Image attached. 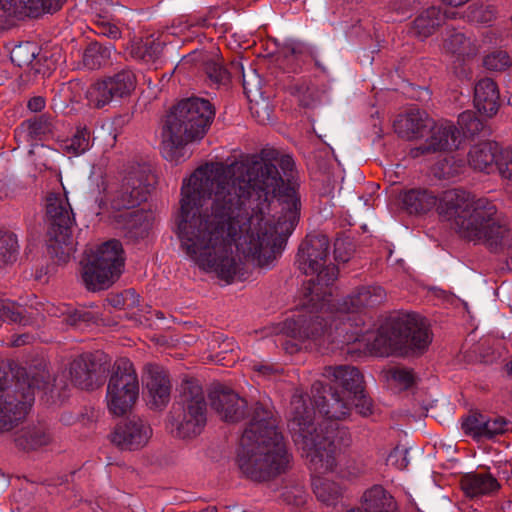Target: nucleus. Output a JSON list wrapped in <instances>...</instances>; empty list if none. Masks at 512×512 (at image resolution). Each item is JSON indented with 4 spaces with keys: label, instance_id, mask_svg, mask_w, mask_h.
<instances>
[{
    "label": "nucleus",
    "instance_id": "f257e3e1",
    "mask_svg": "<svg viewBox=\"0 0 512 512\" xmlns=\"http://www.w3.org/2000/svg\"><path fill=\"white\" fill-rule=\"evenodd\" d=\"M299 198L272 163H206L183 180L177 234L202 270L243 280L233 246L260 267L282 253L298 218Z\"/></svg>",
    "mask_w": 512,
    "mask_h": 512
},
{
    "label": "nucleus",
    "instance_id": "f03ea898",
    "mask_svg": "<svg viewBox=\"0 0 512 512\" xmlns=\"http://www.w3.org/2000/svg\"><path fill=\"white\" fill-rule=\"evenodd\" d=\"M322 375L342 387L341 392L330 393V398L326 400L322 382L316 381L312 385L314 405L324 419L317 426L314 425L313 409L307 405L303 394L295 393L289 408V427L295 444L308 460L310 470L318 474L333 472L341 450L350 445V434L338 421L350 413L346 397L363 388V377L352 366H327Z\"/></svg>",
    "mask_w": 512,
    "mask_h": 512
},
{
    "label": "nucleus",
    "instance_id": "7ed1b4c3",
    "mask_svg": "<svg viewBox=\"0 0 512 512\" xmlns=\"http://www.w3.org/2000/svg\"><path fill=\"white\" fill-rule=\"evenodd\" d=\"M410 214H424L437 207L438 214L468 240H484L491 249L501 247L509 234L497 206L487 198H475L461 189H451L438 198L432 191L414 188L401 194Z\"/></svg>",
    "mask_w": 512,
    "mask_h": 512
},
{
    "label": "nucleus",
    "instance_id": "20e7f679",
    "mask_svg": "<svg viewBox=\"0 0 512 512\" xmlns=\"http://www.w3.org/2000/svg\"><path fill=\"white\" fill-rule=\"evenodd\" d=\"M325 297L318 304L314 313L298 314L283 323L282 331L287 336L302 343L309 341L319 349H328L330 344L337 347L359 340L362 329L358 327L354 312L366 307H373L386 299V292L380 286H366L343 300L334 310V299Z\"/></svg>",
    "mask_w": 512,
    "mask_h": 512
},
{
    "label": "nucleus",
    "instance_id": "39448f33",
    "mask_svg": "<svg viewBox=\"0 0 512 512\" xmlns=\"http://www.w3.org/2000/svg\"><path fill=\"white\" fill-rule=\"evenodd\" d=\"M290 458L273 412L256 403L240 439L237 456L240 471L251 480L266 481L284 472Z\"/></svg>",
    "mask_w": 512,
    "mask_h": 512
},
{
    "label": "nucleus",
    "instance_id": "423d86ee",
    "mask_svg": "<svg viewBox=\"0 0 512 512\" xmlns=\"http://www.w3.org/2000/svg\"><path fill=\"white\" fill-rule=\"evenodd\" d=\"M214 117V107L203 98L190 97L174 105L162 130L165 158L175 161L184 159L187 155L186 145L203 138Z\"/></svg>",
    "mask_w": 512,
    "mask_h": 512
},
{
    "label": "nucleus",
    "instance_id": "0eeeda50",
    "mask_svg": "<svg viewBox=\"0 0 512 512\" xmlns=\"http://www.w3.org/2000/svg\"><path fill=\"white\" fill-rule=\"evenodd\" d=\"M330 243L326 235H308L298 248L296 264L305 275H316L304 287V302L299 314L318 311V304L332 295V284L337 279L338 269L329 262Z\"/></svg>",
    "mask_w": 512,
    "mask_h": 512
},
{
    "label": "nucleus",
    "instance_id": "6e6552de",
    "mask_svg": "<svg viewBox=\"0 0 512 512\" xmlns=\"http://www.w3.org/2000/svg\"><path fill=\"white\" fill-rule=\"evenodd\" d=\"M431 342L432 335L424 318L416 313H401L381 325L374 346L382 354L396 351L422 353Z\"/></svg>",
    "mask_w": 512,
    "mask_h": 512
},
{
    "label": "nucleus",
    "instance_id": "1a4fd4ad",
    "mask_svg": "<svg viewBox=\"0 0 512 512\" xmlns=\"http://www.w3.org/2000/svg\"><path fill=\"white\" fill-rule=\"evenodd\" d=\"M206 421L207 403L202 386L195 379H184L169 412L167 429L175 437L189 439L202 432Z\"/></svg>",
    "mask_w": 512,
    "mask_h": 512
},
{
    "label": "nucleus",
    "instance_id": "9d476101",
    "mask_svg": "<svg viewBox=\"0 0 512 512\" xmlns=\"http://www.w3.org/2000/svg\"><path fill=\"white\" fill-rule=\"evenodd\" d=\"M123 248L118 240H109L85 251L82 280L90 291L105 290L120 277L124 268Z\"/></svg>",
    "mask_w": 512,
    "mask_h": 512
},
{
    "label": "nucleus",
    "instance_id": "9b49d317",
    "mask_svg": "<svg viewBox=\"0 0 512 512\" xmlns=\"http://www.w3.org/2000/svg\"><path fill=\"white\" fill-rule=\"evenodd\" d=\"M48 253L59 262H66L75 251L72 238L74 216L66 196L51 193L47 197Z\"/></svg>",
    "mask_w": 512,
    "mask_h": 512
},
{
    "label": "nucleus",
    "instance_id": "f8f14e48",
    "mask_svg": "<svg viewBox=\"0 0 512 512\" xmlns=\"http://www.w3.org/2000/svg\"><path fill=\"white\" fill-rule=\"evenodd\" d=\"M139 380L131 361L118 359L109 378L106 402L109 412L122 416L129 412L139 397Z\"/></svg>",
    "mask_w": 512,
    "mask_h": 512
},
{
    "label": "nucleus",
    "instance_id": "ddd939ff",
    "mask_svg": "<svg viewBox=\"0 0 512 512\" xmlns=\"http://www.w3.org/2000/svg\"><path fill=\"white\" fill-rule=\"evenodd\" d=\"M136 86L135 73L130 69H123L93 83L86 91V98L91 107L100 109L130 97Z\"/></svg>",
    "mask_w": 512,
    "mask_h": 512
},
{
    "label": "nucleus",
    "instance_id": "4468645a",
    "mask_svg": "<svg viewBox=\"0 0 512 512\" xmlns=\"http://www.w3.org/2000/svg\"><path fill=\"white\" fill-rule=\"evenodd\" d=\"M41 387L40 383L32 381L26 390L19 391L0 379V432L11 430L26 416L34 402L35 389Z\"/></svg>",
    "mask_w": 512,
    "mask_h": 512
},
{
    "label": "nucleus",
    "instance_id": "2eb2a0df",
    "mask_svg": "<svg viewBox=\"0 0 512 512\" xmlns=\"http://www.w3.org/2000/svg\"><path fill=\"white\" fill-rule=\"evenodd\" d=\"M149 190L146 171L137 167L124 176L121 183L110 193L108 200L116 210L132 209L146 200Z\"/></svg>",
    "mask_w": 512,
    "mask_h": 512
},
{
    "label": "nucleus",
    "instance_id": "dca6fc26",
    "mask_svg": "<svg viewBox=\"0 0 512 512\" xmlns=\"http://www.w3.org/2000/svg\"><path fill=\"white\" fill-rule=\"evenodd\" d=\"M430 136L418 147L412 148L410 155L414 158L420 155L446 152L457 149L461 143V134L459 129L450 121H440L432 123Z\"/></svg>",
    "mask_w": 512,
    "mask_h": 512
},
{
    "label": "nucleus",
    "instance_id": "f3484780",
    "mask_svg": "<svg viewBox=\"0 0 512 512\" xmlns=\"http://www.w3.org/2000/svg\"><path fill=\"white\" fill-rule=\"evenodd\" d=\"M152 436V428L142 419H133L116 426L111 441L122 450L144 447Z\"/></svg>",
    "mask_w": 512,
    "mask_h": 512
},
{
    "label": "nucleus",
    "instance_id": "a211bd4d",
    "mask_svg": "<svg viewBox=\"0 0 512 512\" xmlns=\"http://www.w3.org/2000/svg\"><path fill=\"white\" fill-rule=\"evenodd\" d=\"M211 407L226 422H238L245 415L246 401L232 390L220 386L210 393Z\"/></svg>",
    "mask_w": 512,
    "mask_h": 512
},
{
    "label": "nucleus",
    "instance_id": "6ab92c4d",
    "mask_svg": "<svg viewBox=\"0 0 512 512\" xmlns=\"http://www.w3.org/2000/svg\"><path fill=\"white\" fill-rule=\"evenodd\" d=\"M147 403L153 409H163L167 406L171 396V381L166 370L159 366H147L145 383Z\"/></svg>",
    "mask_w": 512,
    "mask_h": 512
},
{
    "label": "nucleus",
    "instance_id": "aec40b11",
    "mask_svg": "<svg viewBox=\"0 0 512 512\" xmlns=\"http://www.w3.org/2000/svg\"><path fill=\"white\" fill-rule=\"evenodd\" d=\"M102 365L91 355H81L70 364L72 382L84 390H93L102 383Z\"/></svg>",
    "mask_w": 512,
    "mask_h": 512
},
{
    "label": "nucleus",
    "instance_id": "412c9836",
    "mask_svg": "<svg viewBox=\"0 0 512 512\" xmlns=\"http://www.w3.org/2000/svg\"><path fill=\"white\" fill-rule=\"evenodd\" d=\"M462 428L465 433L476 439H492L506 433L510 428V422L500 416L488 417L483 414H473L463 422Z\"/></svg>",
    "mask_w": 512,
    "mask_h": 512
},
{
    "label": "nucleus",
    "instance_id": "4be33fe9",
    "mask_svg": "<svg viewBox=\"0 0 512 512\" xmlns=\"http://www.w3.org/2000/svg\"><path fill=\"white\" fill-rule=\"evenodd\" d=\"M433 120L420 109H410L394 121V130L402 138L413 140L424 136Z\"/></svg>",
    "mask_w": 512,
    "mask_h": 512
},
{
    "label": "nucleus",
    "instance_id": "5701e85b",
    "mask_svg": "<svg viewBox=\"0 0 512 512\" xmlns=\"http://www.w3.org/2000/svg\"><path fill=\"white\" fill-rule=\"evenodd\" d=\"M501 148L496 142L485 141L473 145L467 155L468 164L481 172L490 173L497 169L498 155Z\"/></svg>",
    "mask_w": 512,
    "mask_h": 512
},
{
    "label": "nucleus",
    "instance_id": "b1692460",
    "mask_svg": "<svg viewBox=\"0 0 512 512\" xmlns=\"http://www.w3.org/2000/svg\"><path fill=\"white\" fill-rule=\"evenodd\" d=\"M397 503L394 497L381 485H374L362 496L361 506L350 512H395Z\"/></svg>",
    "mask_w": 512,
    "mask_h": 512
},
{
    "label": "nucleus",
    "instance_id": "393cba45",
    "mask_svg": "<svg viewBox=\"0 0 512 512\" xmlns=\"http://www.w3.org/2000/svg\"><path fill=\"white\" fill-rule=\"evenodd\" d=\"M454 12H442L440 8L432 6L422 11L413 21L410 32L420 38L425 39L431 36L437 28L442 25L446 18H454Z\"/></svg>",
    "mask_w": 512,
    "mask_h": 512
},
{
    "label": "nucleus",
    "instance_id": "a878e982",
    "mask_svg": "<svg viewBox=\"0 0 512 512\" xmlns=\"http://www.w3.org/2000/svg\"><path fill=\"white\" fill-rule=\"evenodd\" d=\"M474 105L477 110L488 117L495 115L499 108V91L490 78H483L475 85Z\"/></svg>",
    "mask_w": 512,
    "mask_h": 512
},
{
    "label": "nucleus",
    "instance_id": "bb28decb",
    "mask_svg": "<svg viewBox=\"0 0 512 512\" xmlns=\"http://www.w3.org/2000/svg\"><path fill=\"white\" fill-rule=\"evenodd\" d=\"M461 488L469 497L490 494L499 488V483L488 473H469L461 478Z\"/></svg>",
    "mask_w": 512,
    "mask_h": 512
},
{
    "label": "nucleus",
    "instance_id": "cd10ccee",
    "mask_svg": "<svg viewBox=\"0 0 512 512\" xmlns=\"http://www.w3.org/2000/svg\"><path fill=\"white\" fill-rule=\"evenodd\" d=\"M313 492L317 500L326 507H336L342 499L341 487L326 478L314 477L312 481Z\"/></svg>",
    "mask_w": 512,
    "mask_h": 512
},
{
    "label": "nucleus",
    "instance_id": "c85d7f7f",
    "mask_svg": "<svg viewBox=\"0 0 512 512\" xmlns=\"http://www.w3.org/2000/svg\"><path fill=\"white\" fill-rule=\"evenodd\" d=\"M51 129L52 123L50 117L42 114L21 123L15 130V133L17 137L25 138L27 141H30L49 133Z\"/></svg>",
    "mask_w": 512,
    "mask_h": 512
},
{
    "label": "nucleus",
    "instance_id": "c756f323",
    "mask_svg": "<svg viewBox=\"0 0 512 512\" xmlns=\"http://www.w3.org/2000/svg\"><path fill=\"white\" fill-rule=\"evenodd\" d=\"M163 43L152 37L134 40L130 47V55L145 62L155 61L162 53Z\"/></svg>",
    "mask_w": 512,
    "mask_h": 512
},
{
    "label": "nucleus",
    "instance_id": "7c9ffc66",
    "mask_svg": "<svg viewBox=\"0 0 512 512\" xmlns=\"http://www.w3.org/2000/svg\"><path fill=\"white\" fill-rule=\"evenodd\" d=\"M39 51L40 49L36 43L25 42L15 46L12 49L10 58L11 61L18 67H31L36 72H39V69L36 67L38 63V61H36V57L39 55Z\"/></svg>",
    "mask_w": 512,
    "mask_h": 512
},
{
    "label": "nucleus",
    "instance_id": "2f4dec72",
    "mask_svg": "<svg viewBox=\"0 0 512 512\" xmlns=\"http://www.w3.org/2000/svg\"><path fill=\"white\" fill-rule=\"evenodd\" d=\"M113 46H103L97 42L90 43L83 52L82 61L85 67L94 70L109 63Z\"/></svg>",
    "mask_w": 512,
    "mask_h": 512
},
{
    "label": "nucleus",
    "instance_id": "473e14b6",
    "mask_svg": "<svg viewBox=\"0 0 512 512\" xmlns=\"http://www.w3.org/2000/svg\"><path fill=\"white\" fill-rule=\"evenodd\" d=\"M283 56L287 61L290 71L297 72L303 63L309 57H312V52L305 44L301 42L287 43L282 50Z\"/></svg>",
    "mask_w": 512,
    "mask_h": 512
},
{
    "label": "nucleus",
    "instance_id": "72a5a7b5",
    "mask_svg": "<svg viewBox=\"0 0 512 512\" xmlns=\"http://www.w3.org/2000/svg\"><path fill=\"white\" fill-rule=\"evenodd\" d=\"M18 251L17 236L12 232L0 230V267L14 263L17 259Z\"/></svg>",
    "mask_w": 512,
    "mask_h": 512
},
{
    "label": "nucleus",
    "instance_id": "f704fd0d",
    "mask_svg": "<svg viewBox=\"0 0 512 512\" xmlns=\"http://www.w3.org/2000/svg\"><path fill=\"white\" fill-rule=\"evenodd\" d=\"M63 151L71 156H79L90 148V131L86 127H78L75 134L61 145Z\"/></svg>",
    "mask_w": 512,
    "mask_h": 512
},
{
    "label": "nucleus",
    "instance_id": "c9c22d12",
    "mask_svg": "<svg viewBox=\"0 0 512 512\" xmlns=\"http://www.w3.org/2000/svg\"><path fill=\"white\" fill-rule=\"evenodd\" d=\"M202 65L205 74L213 84H226L229 80L227 70L219 62L216 54H206L202 57Z\"/></svg>",
    "mask_w": 512,
    "mask_h": 512
},
{
    "label": "nucleus",
    "instance_id": "e433bc0d",
    "mask_svg": "<svg viewBox=\"0 0 512 512\" xmlns=\"http://www.w3.org/2000/svg\"><path fill=\"white\" fill-rule=\"evenodd\" d=\"M497 13V9L492 4L475 3L467 8L465 17L472 23L491 25Z\"/></svg>",
    "mask_w": 512,
    "mask_h": 512
},
{
    "label": "nucleus",
    "instance_id": "4c0bfd02",
    "mask_svg": "<svg viewBox=\"0 0 512 512\" xmlns=\"http://www.w3.org/2000/svg\"><path fill=\"white\" fill-rule=\"evenodd\" d=\"M0 7L9 16L36 17L33 0H0Z\"/></svg>",
    "mask_w": 512,
    "mask_h": 512
},
{
    "label": "nucleus",
    "instance_id": "58836bf2",
    "mask_svg": "<svg viewBox=\"0 0 512 512\" xmlns=\"http://www.w3.org/2000/svg\"><path fill=\"white\" fill-rule=\"evenodd\" d=\"M443 48L446 52L458 55L469 53L470 39L462 32L451 31L444 39Z\"/></svg>",
    "mask_w": 512,
    "mask_h": 512
},
{
    "label": "nucleus",
    "instance_id": "ea45409f",
    "mask_svg": "<svg viewBox=\"0 0 512 512\" xmlns=\"http://www.w3.org/2000/svg\"><path fill=\"white\" fill-rule=\"evenodd\" d=\"M458 124L465 135L474 136L484 127L483 122L478 119L474 112L464 111L458 116Z\"/></svg>",
    "mask_w": 512,
    "mask_h": 512
},
{
    "label": "nucleus",
    "instance_id": "a19ab883",
    "mask_svg": "<svg viewBox=\"0 0 512 512\" xmlns=\"http://www.w3.org/2000/svg\"><path fill=\"white\" fill-rule=\"evenodd\" d=\"M483 64L488 70L502 71L510 66V57L505 51H493L484 58Z\"/></svg>",
    "mask_w": 512,
    "mask_h": 512
},
{
    "label": "nucleus",
    "instance_id": "79ce46f5",
    "mask_svg": "<svg viewBox=\"0 0 512 512\" xmlns=\"http://www.w3.org/2000/svg\"><path fill=\"white\" fill-rule=\"evenodd\" d=\"M497 171L502 179L512 183V146L501 148L497 160Z\"/></svg>",
    "mask_w": 512,
    "mask_h": 512
},
{
    "label": "nucleus",
    "instance_id": "37998d69",
    "mask_svg": "<svg viewBox=\"0 0 512 512\" xmlns=\"http://www.w3.org/2000/svg\"><path fill=\"white\" fill-rule=\"evenodd\" d=\"M129 230H146L150 225V215L142 209H136L124 214Z\"/></svg>",
    "mask_w": 512,
    "mask_h": 512
},
{
    "label": "nucleus",
    "instance_id": "c03bdc74",
    "mask_svg": "<svg viewBox=\"0 0 512 512\" xmlns=\"http://www.w3.org/2000/svg\"><path fill=\"white\" fill-rule=\"evenodd\" d=\"M387 379L393 381L399 389H408L415 380L412 371L405 368H391L387 372Z\"/></svg>",
    "mask_w": 512,
    "mask_h": 512
},
{
    "label": "nucleus",
    "instance_id": "a18cd8bd",
    "mask_svg": "<svg viewBox=\"0 0 512 512\" xmlns=\"http://www.w3.org/2000/svg\"><path fill=\"white\" fill-rule=\"evenodd\" d=\"M346 402L349 404L350 408L351 404H353L357 412L362 416H368L372 413V402L370 398L364 394L363 388L357 393H353L350 396L348 395Z\"/></svg>",
    "mask_w": 512,
    "mask_h": 512
},
{
    "label": "nucleus",
    "instance_id": "49530a36",
    "mask_svg": "<svg viewBox=\"0 0 512 512\" xmlns=\"http://www.w3.org/2000/svg\"><path fill=\"white\" fill-rule=\"evenodd\" d=\"M114 4L110 0H93L91 3L94 23L105 20H113Z\"/></svg>",
    "mask_w": 512,
    "mask_h": 512
},
{
    "label": "nucleus",
    "instance_id": "de8ad7c7",
    "mask_svg": "<svg viewBox=\"0 0 512 512\" xmlns=\"http://www.w3.org/2000/svg\"><path fill=\"white\" fill-rule=\"evenodd\" d=\"M22 307L12 301H2L0 303V317L2 321L11 323H20L22 321Z\"/></svg>",
    "mask_w": 512,
    "mask_h": 512
},
{
    "label": "nucleus",
    "instance_id": "09e8293b",
    "mask_svg": "<svg viewBox=\"0 0 512 512\" xmlns=\"http://www.w3.org/2000/svg\"><path fill=\"white\" fill-rule=\"evenodd\" d=\"M67 0H33L34 15L36 17L44 13H52L59 10Z\"/></svg>",
    "mask_w": 512,
    "mask_h": 512
},
{
    "label": "nucleus",
    "instance_id": "8fccbe9b",
    "mask_svg": "<svg viewBox=\"0 0 512 512\" xmlns=\"http://www.w3.org/2000/svg\"><path fill=\"white\" fill-rule=\"evenodd\" d=\"M353 251V245L349 240L336 239L334 243V256L336 261L343 263L347 262Z\"/></svg>",
    "mask_w": 512,
    "mask_h": 512
},
{
    "label": "nucleus",
    "instance_id": "3c124183",
    "mask_svg": "<svg viewBox=\"0 0 512 512\" xmlns=\"http://www.w3.org/2000/svg\"><path fill=\"white\" fill-rule=\"evenodd\" d=\"M113 21L114 19L94 23L96 26V33L113 40L121 38V30Z\"/></svg>",
    "mask_w": 512,
    "mask_h": 512
},
{
    "label": "nucleus",
    "instance_id": "603ef678",
    "mask_svg": "<svg viewBox=\"0 0 512 512\" xmlns=\"http://www.w3.org/2000/svg\"><path fill=\"white\" fill-rule=\"evenodd\" d=\"M51 441L48 433L42 430H35L29 432L26 436V442L29 448L36 449L41 446L47 445Z\"/></svg>",
    "mask_w": 512,
    "mask_h": 512
},
{
    "label": "nucleus",
    "instance_id": "864d4df0",
    "mask_svg": "<svg viewBox=\"0 0 512 512\" xmlns=\"http://www.w3.org/2000/svg\"><path fill=\"white\" fill-rule=\"evenodd\" d=\"M250 111L253 117L261 124H265L271 118V110L266 102L263 103L262 107H260L259 103L252 104Z\"/></svg>",
    "mask_w": 512,
    "mask_h": 512
},
{
    "label": "nucleus",
    "instance_id": "5fc2aeb1",
    "mask_svg": "<svg viewBox=\"0 0 512 512\" xmlns=\"http://www.w3.org/2000/svg\"><path fill=\"white\" fill-rule=\"evenodd\" d=\"M279 165L283 170L284 177L289 181L295 165L293 158L289 155H284L280 158Z\"/></svg>",
    "mask_w": 512,
    "mask_h": 512
},
{
    "label": "nucleus",
    "instance_id": "6e6d98bb",
    "mask_svg": "<svg viewBox=\"0 0 512 512\" xmlns=\"http://www.w3.org/2000/svg\"><path fill=\"white\" fill-rule=\"evenodd\" d=\"M27 107L32 112H40L45 107V99L41 96L33 97L28 101Z\"/></svg>",
    "mask_w": 512,
    "mask_h": 512
},
{
    "label": "nucleus",
    "instance_id": "4d7b16f0",
    "mask_svg": "<svg viewBox=\"0 0 512 512\" xmlns=\"http://www.w3.org/2000/svg\"><path fill=\"white\" fill-rule=\"evenodd\" d=\"M69 323L71 325H77L78 322L80 321H89L90 320V316H89V313H82V312H75L73 315H71L69 318Z\"/></svg>",
    "mask_w": 512,
    "mask_h": 512
},
{
    "label": "nucleus",
    "instance_id": "13d9d810",
    "mask_svg": "<svg viewBox=\"0 0 512 512\" xmlns=\"http://www.w3.org/2000/svg\"><path fill=\"white\" fill-rule=\"evenodd\" d=\"M364 469H365V465L362 461H360L359 463L355 464V466L352 468L350 466H347V475L356 477V476L360 475L361 473H363Z\"/></svg>",
    "mask_w": 512,
    "mask_h": 512
},
{
    "label": "nucleus",
    "instance_id": "bf43d9fd",
    "mask_svg": "<svg viewBox=\"0 0 512 512\" xmlns=\"http://www.w3.org/2000/svg\"><path fill=\"white\" fill-rule=\"evenodd\" d=\"M253 368L262 375H269L275 371L274 368L269 365H254Z\"/></svg>",
    "mask_w": 512,
    "mask_h": 512
},
{
    "label": "nucleus",
    "instance_id": "052dcab7",
    "mask_svg": "<svg viewBox=\"0 0 512 512\" xmlns=\"http://www.w3.org/2000/svg\"><path fill=\"white\" fill-rule=\"evenodd\" d=\"M29 336L28 335H19L15 337V339L12 341V346H21L26 343H28Z\"/></svg>",
    "mask_w": 512,
    "mask_h": 512
},
{
    "label": "nucleus",
    "instance_id": "680f3d73",
    "mask_svg": "<svg viewBox=\"0 0 512 512\" xmlns=\"http://www.w3.org/2000/svg\"><path fill=\"white\" fill-rule=\"evenodd\" d=\"M441 1L449 6L457 7V6L467 3L469 0H441Z\"/></svg>",
    "mask_w": 512,
    "mask_h": 512
},
{
    "label": "nucleus",
    "instance_id": "e2e57ef3",
    "mask_svg": "<svg viewBox=\"0 0 512 512\" xmlns=\"http://www.w3.org/2000/svg\"><path fill=\"white\" fill-rule=\"evenodd\" d=\"M402 450L399 447L394 448L388 455L387 460L391 461L393 457L397 456L398 454H402Z\"/></svg>",
    "mask_w": 512,
    "mask_h": 512
},
{
    "label": "nucleus",
    "instance_id": "0e129e2a",
    "mask_svg": "<svg viewBox=\"0 0 512 512\" xmlns=\"http://www.w3.org/2000/svg\"><path fill=\"white\" fill-rule=\"evenodd\" d=\"M243 88H244L247 96L249 97V94H250L251 90L248 88V83L245 80V76L244 75H243Z\"/></svg>",
    "mask_w": 512,
    "mask_h": 512
},
{
    "label": "nucleus",
    "instance_id": "69168bd1",
    "mask_svg": "<svg viewBox=\"0 0 512 512\" xmlns=\"http://www.w3.org/2000/svg\"><path fill=\"white\" fill-rule=\"evenodd\" d=\"M200 512H218L216 507H207L203 510H201Z\"/></svg>",
    "mask_w": 512,
    "mask_h": 512
},
{
    "label": "nucleus",
    "instance_id": "338daca9",
    "mask_svg": "<svg viewBox=\"0 0 512 512\" xmlns=\"http://www.w3.org/2000/svg\"><path fill=\"white\" fill-rule=\"evenodd\" d=\"M508 374L512 377V361L507 364Z\"/></svg>",
    "mask_w": 512,
    "mask_h": 512
},
{
    "label": "nucleus",
    "instance_id": "774afa93",
    "mask_svg": "<svg viewBox=\"0 0 512 512\" xmlns=\"http://www.w3.org/2000/svg\"><path fill=\"white\" fill-rule=\"evenodd\" d=\"M508 104L512 105V94L508 97Z\"/></svg>",
    "mask_w": 512,
    "mask_h": 512
}]
</instances>
